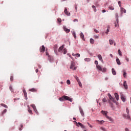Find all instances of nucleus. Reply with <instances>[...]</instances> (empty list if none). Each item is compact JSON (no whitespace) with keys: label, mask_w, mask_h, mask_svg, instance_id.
Here are the masks:
<instances>
[{"label":"nucleus","mask_w":131,"mask_h":131,"mask_svg":"<svg viewBox=\"0 0 131 131\" xmlns=\"http://www.w3.org/2000/svg\"><path fill=\"white\" fill-rule=\"evenodd\" d=\"M59 101H60L61 102L63 101H69L70 102H72V99L70 97L63 95L62 97H60L58 98Z\"/></svg>","instance_id":"f257e3e1"},{"label":"nucleus","mask_w":131,"mask_h":131,"mask_svg":"<svg viewBox=\"0 0 131 131\" xmlns=\"http://www.w3.org/2000/svg\"><path fill=\"white\" fill-rule=\"evenodd\" d=\"M126 114H123V116L124 118H126V119H130V116H129V110H128V107L126 108Z\"/></svg>","instance_id":"f03ea898"},{"label":"nucleus","mask_w":131,"mask_h":131,"mask_svg":"<svg viewBox=\"0 0 131 131\" xmlns=\"http://www.w3.org/2000/svg\"><path fill=\"white\" fill-rule=\"evenodd\" d=\"M77 68L75 67V62L74 61H72L71 63V66L70 69H72L73 70H76Z\"/></svg>","instance_id":"7ed1b4c3"},{"label":"nucleus","mask_w":131,"mask_h":131,"mask_svg":"<svg viewBox=\"0 0 131 131\" xmlns=\"http://www.w3.org/2000/svg\"><path fill=\"white\" fill-rule=\"evenodd\" d=\"M31 107H32L34 110V111L36 113V114L38 115V112L37 111V110H36V106H35V105L34 104H31Z\"/></svg>","instance_id":"20e7f679"},{"label":"nucleus","mask_w":131,"mask_h":131,"mask_svg":"<svg viewBox=\"0 0 131 131\" xmlns=\"http://www.w3.org/2000/svg\"><path fill=\"white\" fill-rule=\"evenodd\" d=\"M75 122H76L77 126H78V127L81 126L82 128H84V125L81 124V123L80 122L77 123L76 121H75Z\"/></svg>","instance_id":"39448f33"},{"label":"nucleus","mask_w":131,"mask_h":131,"mask_svg":"<svg viewBox=\"0 0 131 131\" xmlns=\"http://www.w3.org/2000/svg\"><path fill=\"white\" fill-rule=\"evenodd\" d=\"M45 51H46V48L45 46L42 45L41 47H40V52L41 53H44Z\"/></svg>","instance_id":"423d86ee"},{"label":"nucleus","mask_w":131,"mask_h":131,"mask_svg":"<svg viewBox=\"0 0 131 131\" xmlns=\"http://www.w3.org/2000/svg\"><path fill=\"white\" fill-rule=\"evenodd\" d=\"M64 31L66 32V33H69L70 32V29H67L66 27L64 26L63 27Z\"/></svg>","instance_id":"0eeeda50"},{"label":"nucleus","mask_w":131,"mask_h":131,"mask_svg":"<svg viewBox=\"0 0 131 131\" xmlns=\"http://www.w3.org/2000/svg\"><path fill=\"white\" fill-rule=\"evenodd\" d=\"M108 98L111 101H112V102H115V99L112 97V96H111L110 93L108 94Z\"/></svg>","instance_id":"6e6552de"},{"label":"nucleus","mask_w":131,"mask_h":131,"mask_svg":"<svg viewBox=\"0 0 131 131\" xmlns=\"http://www.w3.org/2000/svg\"><path fill=\"white\" fill-rule=\"evenodd\" d=\"M64 12V14H66L67 16H70V12L67 11V8H65Z\"/></svg>","instance_id":"1a4fd4ad"},{"label":"nucleus","mask_w":131,"mask_h":131,"mask_svg":"<svg viewBox=\"0 0 131 131\" xmlns=\"http://www.w3.org/2000/svg\"><path fill=\"white\" fill-rule=\"evenodd\" d=\"M120 96L122 102H125V98L124 97V96H123V94H122V93H120Z\"/></svg>","instance_id":"9d476101"},{"label":"nucleus","mask_w":131,"mask_h":131,"mask_svg":"<svg viewBox=\"0 0 131 131\" xmlns=\"http://www.w3.org/2000/svg\"><path fill=\"white\" fill-rule=\"evenodd\" d=\"M123 86L125 89V90H127L128 86H127V83H126V81H124Z\"/></svg>","instance_id":"9b49d317"},{"label":"nucleus","mask_w":131,"mask_h":131,"mask_svg":"<svg viewBox=\"0 0 131 131\" xmlns=\"http://www.w3.org/2000/svg\"><path fill=\"white\" fill-rule=\"evenodd\" d=\"M80 36L82 40H85V39H84V35H83V33H82V32L80 33Z\"/></svg>","instance_id":"f8f14e48"},{"label":"nucleus","mask_w":131,"mask_h":131,"mask_svg":"<svg viewBox=\"0 0 131 131\" xmlns=\"http://www.w3.org/2000/svg\"><path fill=\"white\" fill-rule=\"evenodd\" d=\"M101 112L102 114H103V115H104L105 116V117H107V116H108V115H107V113H108V112L104 111H101Z\"/></svg>","instance_id":"ddd939ff"},{"label":"nucleus","mask_w":131,"mask_h":131,"mask_svg":"<svg viewBox=\"0 0 131 131\" xmlns=\"http://www.w3.org/2000/svg\"><path fill=\"white\" fill-rule=\"evenodd\" d=\"M106 118H107V119H108V120H110L111 121V122H114V120H113V119H112V118L107 116H106Z\"/></svg>","instance_id":"4468645a"},{"label":"nucleus","mask_w":131,"mask_h":131,"mask_svg":"<svg viewBox=\"0 0 131 131\" xmlns=\"http://www.w3.org/2000/svg\"><path fill=\"white\" fill-rule=\"evenodd\" d=\"M29 91V92H32L33 93H36V92H37V90L34 88L31 89Z\"/></svg>","instance_id":"2eb2a0df"},{"label":"nucleus","mask_w":131,"mask_h":131,"mask_svg":"<svg viewBox=\"0 0 131 131\" xmlns=\"http://www.w3.org/2000/svg\"><path fill=\"white\" fill-rule=\"evenodd\" d=\"M115 97L117 101H118V100H119V95H118V94H117V93H115Z\"/></svg>","instance_id":"dca6fc26"},{"label":"nucleus","mask_w":131,"mask_h":131,"mask_svg":"<svg viewBox=\"0 0 131 131\" xmlns=\"http://www.w3.org/2000/svg\"><path fill=\"white\" fill-rule=\"evenodd\" d=\"M99 60H100V61H101V62H103V58H102V55L99 54L97 56Z\"/></svg>","instance_id":"f3484780"},{"label":"nucleus","mask_w":131,"mask_h":131,"mask_svg":"<svg viewBox=\"0 0 131 131\" xmlns=\"http://www.w3.org/2000/svg\"><path fill=\"white\" fill-rule=\"evenodd\" d=\"M80 112L82 116H84V113H83V111L82 110V108H80L79 109Z\"/></svg>","instance_id":"a211bd4d"},{"label":"nucleus","mask_w":131,"mask_h":131,"mask_svg":"<svg viewBox=\"0 0 131 131\" xmlns=\"http://www.w3.org/2000/svg\"><path fill=\"white\" fill-rule=\"evenodd\" d=\"M28 111L30 114H32V111L31 110L30 107L29 105H28Z\"/></svg>","instance_id":"6ab92c4d"},{"label":"nucleus","mask_w":131,"mask_h":131,"mask_svg":"<svg viewBox=\"0 0 131 131\" xmlns=\"http://www.w3.org/2000/svg\"><path fill=\"white\" fill-rule=\"evenodd\" d=\"M96 122H98L100 124H103V123H104V122H105V121H104V120L99 121V120H97Z\"/></svg>","instance_id":"aec40b11"},{"label":"nucleus","mask_w":131,"mask_h":131,"mask_svg":"<svg viewBox=\"0 0 131 131\" xmlns=\"http://www.w3.org/2000/svg\"><path fill=\"white\" fill-rule=\"evenodd\" d=\"M121 13L122 14V13H126V10L123 8H121Z\"/></svg>","instance_id":"412c9836"},{"label":"nucleus","mask_w":131,"mask_h":131,"mask_svg":"<svg viewBox=\"0 0 131 131\" xmlns=\"http://www.w3.org/2000/svg\"><path fill=\"white\" fill-rule=\"evenodd\" d=\"M96 68L99 70V71H102V67L100 65H96Z\"/></svg>","instance_id":"4be33fe9"},{"label":"nucleus","mask_w":131,"mask_h":131,"mask_svg":"<svg viewBox=\"0 0 131 131\" xmlns=\"http://www.w3.org/2000/svg\"><path fill=\"white\" fill-rule=\"evenodd\" d=\"M112 72L113 75H116V71L114 68L112 69Z\"/></svg>","instance_id":"5701e85b"},{"label":"nucleus","mask_w":131,"mask_h":131,"mask_svg":"<svg viewBox=\"0 0 131 131\" xmlns=\"http://www.w3.org/2000/svg\"><path fill=\"white\" fill-rule=\"evenodd\" d=\"M116 62H117V64H118V65H121V63L120 62V60H119V58H117L116 59Z\"/></svg>","instance_id":"b1692460"},{"label":"nucleus","mask_w":131,"mask_h":131,"mask_svg":"<svg viewBox=\"0 0 131 131\" xmlns=\"http://www.w3.org/2000/svg\"><path fill=\"white\" fill-rule=\"evenodd\" d=\"M63 49H64V45H62V46L59 47L58 49V52H61V51H62V50H63Z\"/></svg>","instance_id":"393cba45"},{"label":"nucleus","mask_w":131,"mask_h":131,"mask_svg":"<svg viewBox=\"0 0 131 131\" xmlns=\"http://www.w3.org/2000/svg\"><path fill=\"white\" fill-rule=\"evenodd\" d=\"M23 93L24 94L25 97L26 98L27 97V93L26 92V90H23Z\"/></svg>","instance_id":"a878e982"},{"label":"nucleus","mask_w":131,"mask_h":131,"mask_svg":"<svg viewBox=\"0 0 131 131\" xmlns=\"http://www.w3.org/2000/svg\"><path fill=\"white\" fill-rule=\"evenodd\" d=\"M90 43H91V45H94L95 41H94V39L93 38H90Z\"/></svg>","instance_id":"bb28decb"},{"label":"nucleus","mask_w":131,"mask_h":131,"mask_svg":"<svg viewBox=\"0 0 131 131\" xmlns=\"http://www.w3.org/2000/svg\"><path fill=\"white\" fill-rule=\"evenodd\" d=\"M107 71V69H106V68H103L102 69H101V71L102 72H106V71Z\"/></svg>","instance_id":"cd10ccee"},{"label":"nucleus","mask_w":131,"mask_h":131,"mask_svg":"<svg viewBox=\"0 0 131 131\" xmlns=\"http://www.w3.org/2000/svg\"><path fill=\"white\" fill-rule=\"evenodd\" d=\"M84 61H85L86 62H90V61H91V58H85Z\"/></svg>","instance_id":"c85d7f7f"},{"label":"nucleus","mask_w":131,"mask_h":131,"mask_svg":"<svg viewBox=\"0 0 131 131\" xmlns=\"http://www.w3.org/2000/svg\"><path fill=\"white\" fill-rule=\"evenodd\" d=\"M109 41H110V44L111 45H113V43H114V41H113L112 39H110Z\"/></svg>","instance_id":"c756f323"},{"label":"nucleus","mask_w":131,"mask_h":131,"mask_svg":"<svg viewBox=\"0 0 131 131\" xmlns=\"http://www.w3.org/2000/svg\"><path fill=\"white\" fill-rule=\"evenodd\" d=\"M1 106H3V107H5V108H8V106L4 103H2Z\"/></svg>","instance_id":"7c9ffc66"},{"label":"nucleus","mask_w":131,"mask_h":131,"mask_svg":"<svg viewBox=\"0 0 131 131\" xmlns=\"http://www.w3.org/2000/svg\"><path fill=\"white\" fill-rule=\"evenodd\" d=\"M108 8L110 9V10H114V7H113L112 6H110L108 7Z\"/></svg>","instance_id":"2f4dec72"},{"label":"nucleus","mask_w":131,"mask_h":131,"mask_svg":"<svg viewBox=\"0 0 131 131\" xmlns=\"http://www.w3.org/2000/svg\"><path fill=\"white\" fill-rule=\"evenodd\" d=\"M102 102L103 103H106L107 102V99H106V98H104L102 99Z\"/></svg>","instance_id":"473e14b6"},{"label":"nucleus","mask_w":131,"mask_h":131,"mask_svg":"<svg viewBox=\"0 0 131 131\" xmlns=\"http://www.w3.org/2000/svg\"><path fill=\"white\" fill-rule=\"evenodd\" d=\"M78 83L80 86V88H82V84H81V82L80 81L78 82Z\"/></svg>","instance_id":"72a5a7b5"},{"label":"nucleus","mask_w":131,"mask_h":131,"mask_svg":"<svg viewBox=\"0 0 131 131\" xmlns=\"http://www.w3.org/2000/svg\"><path fill=\"white\" fill-rule=\"evenodd\" d=\"M9 90L11 91V92H12V93H14V90H13V87H12L11 86H10L9 87Z\"/></svg>","instance_id":"f704fd0d"},{"label":"nucleus","mask_w":131,"mask_h":131,"mask_svg":"<svg viewBox=\"0 0 131 131\" xmlns=\"http://www.w3.org/2000/svg\"><path fill=\"white\" fill-rule=\"evenodd\" d=\"M116 18H117V21L118 22V13L115 14Z\"/></svg>","instance_id":"c9c22d12"},{"label":"nucleus","mask_w":131,"mask_h":131,"mask_svg":"<svg viewBox=\"0 0 131 131\" xmlns=\"http://www.w3.org/2000/svg\"><path fill=\"white\" fill-rule=\"evenodd\" d=\"M67 53V50L66 49H63V54L65 55Z\"/></svg>","instance_id":"e433bc0d"},{"label":"nucleus","mask_w":131,"mask_h":131,"mask_svg":"<svg viewBox=\"0 0 131 131\" xmlns=\"http://www.w3.org/2000/svg\"><path fill=\"white\" fill-rule=\"evenodd\" d=\"M118 54H119V56H121H121H122V54H121V51H120V50H118Z\"/></svg>","instance_id":"4c0bfd02"},{"label":"nucleus","mask_w":131,"mask_h":131,"mask_svg":"<svg viewBox=\"0 0 131 131\" xmlns=\"http://www.w3.org/2000/svg\"><path fill=\"white\" fill-rule=\"evenodd\" d=\"M75 78L76 79L77 82H79V81H80L79 80V78H78L77 77V76H76V77H75Z\"/></svg>","instance_id":"58836bf2"},{"label":"nucleus","mask_w":131,"mask_h":131,"mask_svg":"<svg viewBox=\"0 0 131 131\" xmlns=\"http://www.w3.org/2000/svg\"><path fill=\"white\" fill-rule=\"evenodd\" d=\"M73 35L74 38H76V34L75 33V32H74L73 33Z\"/></svg>","instance_id":"ea45409f"},{"label":"nucleus","mask_w":131,"mask_h":131,"mask_svg":"<svg viewBox=\"0 0 131 131\" xmlns=\"http://www.w3.org/2000/svg\"><path fill=\"white\" fill-rule=\"evenodd\" d=\"M75 57H77V58H79L80 57V54L79 53L76 54Z\"/></svg>","instance_id":"a19ab883"},{"label":"nucleus","mask_w":131,"mask_h":131,"mask_svg":"<svg viewBox=\"0 0 131 131\" xmlns=\"http://www.w3.org/2000/svg\"><path fill=\"white\" fill-rule=\"evenodd\" d=\"M57 47L56 45H55V46H54V51H55V52H56V51H57Z\"/></svg>","instance_id":"79ce46f5"},{"label":"nucleus","mask_w":131,"mask_h":131,"mask_svg":"<svg viewBox=\"0 0 131 131\" xmlns=\"http://www.w3.org/2000/svg\"><path fill=\"white\" fill-rule=\"evenodd\" d=\"M57 21H58V22H59V23H61L62 22V19L60 18H58L57 19Z\"/></svg>","instance_id":"37998d69"},{"label":"nucleus","mask_w":131,"mask_h":131,"mask_svg":"<svg viewBox=\"0 0 131 131\" xmlns=\"http://www.w3.org/2000/svg\"><path fill=\"white\" fill-rule=\"evenodd\" d=\"M10 80L11 81H13L14 80V77H13V76L10 77Z\"/></svg>","instance_id":"c03bdc74"},{"label":"nucleus","mask_w":131,"mask_h":131,"mask_svg":"<svg viewBox=\"0 0 131 131\" xmlns=\"http://www.w3.org/2000/svg\"><path fill=\"white\" fill-rule=\"evenodd\" d=\"M110 30L108 29H107L106 31L105 32V34H108L109 33Z\"/></svg>","instance_id":"a18cd8bd"},{"label":"nucleus","mask_w":131,"mask_h":131,"mask_svg":"<svg viewBox=\"0 0 131 131\" xmlns=\"http://www.w3.org/2000/svg\"><path fill=\"white\" fill-rule=\"evenodd\" d=\"M89 126H90V127H91V128H93V126H92V125H91V124H90V123H87Z\"/></svg>","instance_id":"49530a36"},{"label":"nucleus","mask_w":131,"mask_h":131,"mask_svg":"<svg viewBox=\"0 0 131 131\" xmlns=\"http://www.w3.org/2000/svg\"><path fill=\"white\" fill-rule=\"evenodd\" d=\"M67 84H70V80H67Z\"/></svg>","instance_id":"de8ad7c7"},{"label":"nucleus","mask_w":131,"mask_h":131,"mask_svg":"<svg viewBox=\"0 0 131 131\" xmlns=\"http://www.w3.org/2000/svg\"><path fill=\"white\" fill-rule=\"evenodd\" d=\"M94 31L96 32V33H99V31L96 30V29H94Z\"/></svg>","instance_id":"09e8293b"},{"label":"nucleus","mask_w":131,"mask_h":131,"mask_svg":"<svg viewBox=\"0 0 131 131\" xmlns=\"http://www.w3.org/2000/svg\"><path fill=\"white\" fill-rule=\"evenodd\" d=\"M123 76H124V77H125V76H126V72H124V73H123Z\"/></svg>","instance_id":"8fccbe9b"},{"label":"nucleus","mask_w":131,"mask_h":131,"mask_svg":"<svg viewBox=\"0 0 131 131\" xmlns=\"http://www.w3.org/2000/svg\"><path fill=\"white\" fill-rule=\"evenodd\" d=\"M95 64L96 65H98V64H99V62H98L97 60H95Z\"/></svg>","instance_id":"3c124183"},{"label":"nucleus","mask_w":131,"mask_h":131,"mask_svg":"<svg viewBox=\"0 0 131 131\" xmlns=\"http://www.w3.org/2000/svg\"><path fill=\"white\" fill-rule=\"evenodd\" d=\"M73 21H74V22H78V19L75 18V19H74Z\"/></svg>","instance_id":"603ef678"},{"label":"nucleus","mask_w":131,"mask_h":131,"mask_svg":"<svg viewBox=\"0 0 131 131\" xmlns=\"http://www.w3.org/2000/svg\"><path fill=\"white\" fill-rule=\"evenodd\" d=\"M7 112V109H5L3 112V114L4 113H6Z\"/></svg>","instance_id":"864d4df0"},{"label":"nucleus","mask_w":131,"mask_h":131,"mask_svg":"<svg viewBox=\"0 0 131 131\" xmlns=\"http://www.w3.org/2000/svg\"><path fill=\"white\" fill-rule=\"evenodd\" d=\"M125 131H129V129L127 128H125Z\"/></svg>","instance_id":"5fc2aeb1"},{"label":"nucleus","mask_w":131,"mask_h":131,"mask_svg":"<svg viewBox=\"0 0 131 131\" xmlns=\"http://www.w3.org/2000/svg\"><path fill=\"white\" fill-rule=\"evenodd\" d=\"M102 13H106V10H102Z\"/></svg>","instance_id":"6e6d98bb"},{"label":"nucleus","mask_w":131,"mask_h":131,"mask_svg":"<svg viewBox=\"0 0 131 131\" xmlns=\"http://www.w3.org/2000/svg\"><path fill=\"white\" fill-rule=\"evenodd\" d=\"M72 55L75 57V56H76V54L73 53Z\"/></svg>","instance_id":"4d7b16f0"},{"label":"nucleus","mask_w":131,"mask_h":131,"mask_svg":"<svg viewBox=\"0 0 131 131\" xmlns=\"http://www.w3.org/2000/svg\"><path fill=\"white\" fill-rule=\"evenodd\" d=\"M126 60L127 62H128V61H129L128 58L126 57Z\"/></svg>","instance_id":"13d9d810"},{"label":"nucleus","mask_w":131,"mask_h":131,"mask_svg":"<svg viewBox=\"0 0 131 131\" xmlns=\"http://www.w3.org/2000/svg\"><path fill=\"white\" fill-rule=\"evenodd\" d=\"M94 12H97V9L96 8H94Z\"/></svg>","instance_id":"bf43d9fd"},{"label":"nucleus","mask_w":131,"mask_h":131,"mask_svg":"<svg viewBox=\"0 0 131 131\" xmlns=\"http://www.w3.org/2000/svg\"><path fill=\"white\" fill-rule=\"evenodd\" d=\"M110 57H111L112 58H113V55H112V54H110Z\"/></svg>","instance_id":"052dcab7"},{"label":"nucleus","mask_w":131,"mask_h":131,"mask_svg":"<svg viewBox=\"0 0 131 131\" xmlns=\"http://www.w3.org/2000/svg\"><path fill=\"white\" fill-rule=\"evenodd\" d=\"M38 68H41V66H40V65H38Z\"/></svg>","instance_id":"680f3d73"},{"label":"nucleus","mask_w":131,"mask_h":131,"mask_svg":"<svg viewBox=\"0 0 131 131\" xmlns=\"http://www.w3.org/2000/svg\"><path fill=\"white\" fill-rule=\"evenodd\" d=\"M92 8H93V9H94L95 8H96V7H95V6L93 5V6H92Z\"/></svg>","instance_id":"e2e57ef3"},{"label":"nucleus","mask_w":131,"mask_h":131,"mask_svg":"<svg viewBox=\"0 0 131 131\" xmlns=\"http://www.w3.org/2000/svg\"><path fill=\"white\" fill-rule=\"evenodd\" d=\"M95 38H99V36H95Z\"/></svg>","instance_id":"0e129e2a"},{"label":"nucleus","mask_w":131,"mask_h":131,"mask_svg":"<svg viewBox=\"0 0 131 131\" xmlns=\"http://www.w3.org/2000/svg\"><path fill=\"white\" fill-rule=\"evenodd\" d=\"M35 71H36V73H37V72H38V70L36 69Z\"/></svg>","instance_id":"69168bd1"},{"label":"nucleus","mask_w":131,"mask_h":131,"mask_svg":"<svg viewBox=\"0 0 131 131\" xmlns=\"http://www.w3.org/2000/svg\"><path fill=\"white\" fill-rule=\"evenodd\" d=\"M105 80H108V78L107 77L105 78Z\"/></svg>","instance_id":"338daca9"},{"label":"nucleus","mask_w":131,"mask_h":131,"mask_svg":"<svg viewBox=\"0 0 131 131\" xmlns=\"http://www.w3.org/2000/svg\"><path fill=\"white\" fill-rule=\"evenodd\" d=\"M73 120H76V118H73Z\"/></svg>","instance_id":"774afa93"}]
</instances>
